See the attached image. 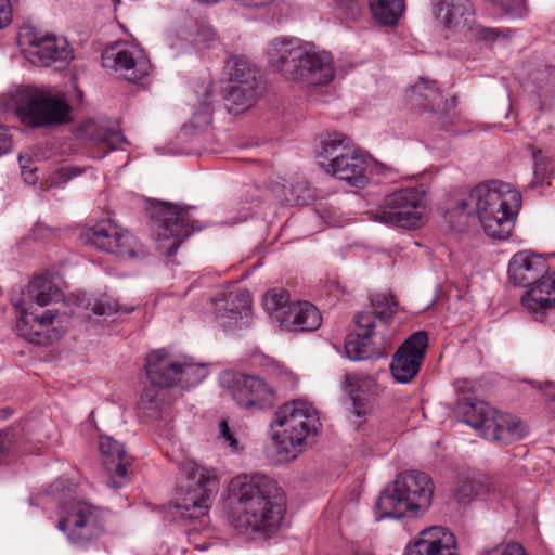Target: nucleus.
I'll list each match as a JSON object with an SVG mask.
<instances>
[{"label":"nucleus","instance_id":"46","mask_svg":"<svg viewBox=\"0 0 555 555\" xmlns=\"http://www.w3.org/2000/svg\"><path fill=\"white\" fill-rule=\"evenodd\" d=\"M56 233V229L51 228L42 222H37L31 230L33 238L40 242H44L54 237Z\"/></svg>","mask_w":555,"mask_h":555},{"label":"nucleus","instance_id":"13","mask_svg":"<svg viewBox=\"0 0 555 555\" xmlns=\"http://www.w3.org/2000/svg\"><path fill=\"white\" fill-rule=\"evenodd\" d=\"M72 107L62 96L47 92H31L24 95L17 114L23 122L31 127H48L70 121Z\"/></svg>","mask_w":555,"mask_h":555},{"label":"nucleus","instance_id":"49","mask_svg":"<svg viewBox=\"0 0 555 555\" xmlns=\"http://www.w3.org/2000/svg\"><path fill=\"white\" fill-rule=\"evenodd\" d=\"M12 21L10 0H0V29L7 27Z\"/></svg>","mask_w":555,"mask_h":555},{"label":"nucleus","instance_id":"42","mask_svg":"<svg viewBox=\"0 0 555 555\" xmlns=\"http://www.w3.org/2000/svg\"><path fill=\"white\" fill-rule=\"evenodd\" d=\"M532 83L542 90L544 87H548L555 83V68L552 66H540L530 74Z\"/></svg>","mask_w":555,"mask_h":555},{"label":"nucleus","instance_id":"28","mask_svg":"<svg viewBox=\"0 0 555 555\" xmlns=\"http://www.w3.org/2000/svg\"><path fill=\"white\" fill-rule=\"evenodd\" d=\"M322 324L319 309L308 301L292 302L282 326L285 330L298 332H312Z\"/></svg>","mask_w":555,"mask_h":555},{"label":"nucleus","instance_id":"41","mask_svg":"<svg viewBox=\"0 0 555 555\" xmlns=\"http://www.w3.org/2000/svg\"><path fill=\"white\" fill-rule=\"evenodd\" d=\"M494 8L514 18H522L528 13L525 0H486Z\"/></svg>","mask_w":555,"mask_h":555},{"label":"nucleus","instance_id":"47","mask_svg":"<svg viewBox=\"0 0 555 555\" xmlns=\"http://www.w3.org/2000/svg\"><path fill=\"white\" fill-rule=\"evenodd\" d=\"M297 188H298V196L293 201L288 199V202L292 204H297V205L307 204L308 201L313 197V192L311 191V189L308 186V184L306 182H298Z\"/></svg>","mask_w":555,"mask_h":555},{"label":"nucleus","instance_id":"4","mask_svg":"<svg viewBox=\"0 0 555 555\" xmlns=\"http://www.w3.org/2000/svg\"><path fill=\"white\" fill-rule=\"evenodd\" d=\"M397 309L390 294H376L371 307L354 315V330L347 335L345 352L350 360L360 361L385 357L391 346L389 322Z\"/></svg>","mask_w":555,"mask_h":555},{"label":"nucleus","instance_id":"7","mask_svg":"<svg viewBox=\"0 0 555 555\" xmlns=\"http://www.w3.org/2000/svg\"><path fill=\"white\" fill-rule=\"evenodd\" d=\"M180 472L184 480L177 493V513L182 518L197 520L205 526L219 488L217 475L193 461L182 462Z\"/></svg>","mask_w":555,"mask_h":555},{"label":"nucleus","instance_id":"23","mask_svg":"<svg viewBox=\"0 0 555 555\" xmlns=\"http://www.w3.org/2000/svg\"><path fill=\"white\" fill-rule=\"evenodd\" d=\"M542 255L522 250L515 254L508 263V280L517 286H529L548 272Z\"/></svg>","mask_w":555,"mask_h":555},{"label":"nucleus","instance_id":"10","mask_svg":"<svg viewBox=\"0 0 555 555\" xmlns=\"http://www.w3.org/2000/svg\"><path fill=\"white\" fill-rule=\"evenodd\" d=\"M145 371L151 383L160 388L179 386L188 389L207 376L204 365L186 357L173 358L165 349L152 351L147 356Z\"/></svg>","mask_w":555,"mask_h":555},{"label":"nucleus","instance_id":"2","mask_svg":"<svg viewBox=\"0 0 555 555\" xmlns=\"http://www.w3.org/2000/svg\"><path fill=\"white\" fill-rule=\"evenodd\" d=\"M62 298L61 289L50 278L35 276L15 306L18 335L34 345L46 346L57 341L68 326L69 317L56 309L44 308Z\"/></svg>","mask_w":555,"mask_h":555},{"label":"nucleus","instance_id":"14","mask_svg":"<svg viewBox=\"0 0 555 555\" xmlns=\"http://www.w3.org/2000/svg\"><path fill=\"white\" fill-rule=\"evenodd\" d=\"M222 383L243 409L266 410L272 408L278 400L275 389L256 375L224 373Z\"/></svg>","mask_w":555,"mask_h":555},{"label":"nucleus","instance_id":"54","mask_svg":"<svg viewBox=\"0 0 555 555\" xmlns=\"http://www.w3.org/2000/svg\"><path fill=\"white\" fill-rule=\"evenodd\" d=\"M340 7L350 9L352 12H358L359 3L358 0H337Z\"/></svg>","mask_w":555,"mask_h":555},{"label":"nucleus","instance_id":"6","mask_svg":"<svg viewBox=\"0 0 555 555\" xmlns=\"http://www.w3.org/2000/svg\"><path fill=\"white\" fill-rule=\"evenodd\" d=\"M455 413L482 438L502 446L527 435L526 426L517 416L502 413L481 400L464 396L457 400Z\"/></svg>","mask_w":555,"mask_h":555},{"label":"nucleus","instance_id":"25","mask_svg":"<svg viewBox=\"0 0 555 555\" xmlns=\"http://www.w3.org/2000/svg\"><path fill=\"white\" fill-rule=\"evenodd\" d=\"M100 451L105 457V465L109 472H114L107 480L111 488L119 489L128 482L127 469L132 459L127 454L124 446L109 436L100 437Z\"/></svg>","mask_w":555,"mask_h":555},{"label":"nucleus","instance_id":"35","mask_svg":"<svg viewBox=\"0 0 555 555\" xmlns=\"http://www.w3.org/2000/svg\"><path fill=\"white\" fill-rule=\"evenodd\" d=\"M375 20L383 25H393L404 10V0H369Z\"/></svg>","mask_w":555,"mask_h":555},{"label":"nucleus","instance_id":"33","mask_svg":"<svg viewBox=\"0 0 555 555\" xmlns=\"http://www.w3.org/2000/svg\"><path fill=\"white\" fill-rule=\"evenodd\" d=\"M351 139L343 133L333 132L323 137L317 151V157L322 163L331 162L340 153H347L351 150Z\"/></svg>","mask_w":555,"mask_h":555},{"label":"nucleus","instance_id":"18","mask_svg":"<svg viewBox=\"0 0 555 555\" xmlns=\"http://www.w3.org/2000/svg\"><path fill=\"white\" fill-rule=\"evenodd\" d=\"M341 389L351 401L348 408V418L359 428L367 420L372 411V400L376 392V382L362 374H346Z\"/></svg>","mask_w":555,"mask_h":555},{"label":"nucleus","instance_id":"53","mask_svg":"<svg viewBox=\"0 0 555 555\" xmlns=\"http://www.w3.org/2000/svg\"><path fill=\"white\" fill-rule=\"evenodd\" d=\"M534 158V172L535 175H539L540 172L543 175V171L545 170V163L542 159V153L541 151H534L532 153Z\"/></svg>","mask_w":555,"mask_h":555},{"label":"nucleus","instance_id":"16","mask_svg":"<svg viewBox=\"0 0 555 555\" xmlns=\"http://www.w3.org/2000/svg\"><path fill=\"white\" fill-rule=\"evenodd\" d=\"M91 243L101 250L132 259L142 250L137 238L112 220H102L90 229Z\"/></svg>","mask_w":555,"mask_h":555},{"label":"nucleus","instance_id":"31","mask_svg":"<svg viewBox=\"0 0 555 555\" xmlns=\"http://www.w3.org/2000/svg\"><path fill=\"white\" fill-rule=\"evenodd\" d=\"M551 280L548 276L543 275L541 279L532 283V286L522 295L521 304L530 312L538 314L544 313L546 310L555 306V302H543L547 297H554L551 289L555 291L554 287L550 286Z\"/></svg>","mask_w":555,"mask_h":555},{"label":"nucleus","instance_id":"45","mask_svg":"<svg viewBox=\"0 0 555 555\" xmlns=\"http://www.w3.org/2000/svg\"><path fill=\"white\" fill-rule=\"evenodd\" d=\"M219 433L220 438L223 439L225 442H228L229 448L233 453H236L240 451V443L236 438L235 430L231 429L228 422L225 420H222L219 423Z\"/></svg>","mask_w":555,"mask_h":555},{"label":"nucleus","instance_id":"51","mask_svg":"<svg viewBox=\"0 0 555 555\" xmlns=\"http://www.w3.org/2000/svg\"><path fill=\"white\" fill-rule=\"evenodd\" d=\"M12 139L8 130L0 125V156L10 152L12 149Z\"/></svg>","mask_w":555,"mask_h":555},{"label":"nucleus","instance_id":"30","mask_svg":"<svg viewBox=\"0 0 555 555\" xmlns=\"http://www.w3.org/2000/svg\"><path fill=\"white\" fill-rule=\"evenodd\" d=\"M444 218L449 229L453 232L463 233L478 222V217L470 206L467 196L459 198L447 209Z\"/></svg>","mask_w":555,"mask_h":555},{"label":"nucleus","instance_id":"38","mask_svg":"<svg viewBox=\"0 0 555 555\" xmlns=\"http://www.w3.org/2000/svg\"><path fill=\"white\" fill-rule=\"evenodd\" d=\"M86 308L96 315H111L113 313L128 314L134 310L133 306H120L107 294L89 298Z\"/></svg>","mask_w":555,"mask_h":555},{"label":"nucleus","instance_id":"36","mask_svg":"<svg viewBox=\"0 0 555 555\" xmlns=\"http://www.w3.org/2000/svg\"><path fill=\"white\" fill-rule=\"evenodd\" d=\"M411 100L425 109L434 111L439 106L442 95L435 81L421 79L411 88Z\"/></svg>","mask_w":555,"mask_h":555},{"label":"nucleus","instance_id":"19","mask_svg":"<svg viewBox=\"0 0 555 555\" xmlns=\"http://www.w3.org/2000/svg\"><path fill=\"white\" fill-rule=\"evenodd\" d=\"M27 60L38 66H48L52 62H64L72 59V50L64 37L53 34L31 35L25 49Z\"/></svg>","mask_w":555,"mask_h":555},{"label":"nucleus","instance_id":"1","mask_svg":"<svg viewBox=\"0 0 555 555\" xmlns=\"http://www.w3.org/2000/svg\"><path fill=\"white\" fill-rule=\"evenodd\" d=\"M229 521L238 532L254 540H268L280 531L285 507L282 490L273 478L240 474L229 482Z\"/></svg>","mask_w":555,"mask_h":555},{"label":"nucleus","instance_id":"26","mask_svg":"<svg viewBox=\"0 0 555 555\" xmlns=\"http://www.w3.org/2000/svg\"><path fill=\"white\" fill-rule=\"evenodd\" d=\"M77 135L86 142L88 147L93 151L94 157L98 158L103 157L126 141L119 131L104 128L93 120L85 122L78 129Z\"/></svg>","mask_w":555,"mask_h":555},{"label":"nucleus","instance_id":"50","mask_svg":"<svg viewBox=\"0 0 555 555\" xmlns=\"http://www.w3.org/2000/svg\"><path fill=\"white\" fill-rule=\"evenodd\" d=\"M23 159L24 157L21 155L18 157V163H20V167H21V175L24 179V181L28 184H35L36 181H37V176H36V171H37V168L36 167H31V166H26V165H23Z\"/></svg>","mask_w":555,"mask_h":555},{"label":"nucleus","instance_id":"29","mask_svg":"<svg viewBox=\"0 0 555 555\" xmlns=\"http://www.w3.org/2000/svg\"><path fill=\"white\" fill-rule=\"evenodd\" d=\"M434 13L446 26H457L472 14L469 0H433Z\"/></svg>","mask_w":555,"mask_h":555},{"label":"nucleus","instance_id":"20","mask_svg":"<svg viewBox=\"0 0 555 555\" xmlns=\"http://www.w3.org/2000/svg\"><path fill=\"white\" fill-rule=\"evenodd\" d=\"M456 539L448 529L435 526L423 529L405 546L404 555H457Z\"/></svg>","mask_w":555,"mask_h":555},{"label":"nucleus","instance_id":"55","mask_svg":"<svg viewBox=\"0 0 555 555\" xmlns=\"http://www.w3.org/2000/svg\"><path fill=\"white\" fill-rule=\"evenodd\" d=\"M547 273H548L547 276H548V279L551 280V283H552V284H550V286L554 287V291L551 289L550 294H552L554 297H547V299L546 300L544 299L543 302L550 304V302H555V269L553 271H551V272H547Z\"/></svg>","mask_w":555,"mask_h":555},{"label":"nucleus","instance_id":"56","mask_svg":"<svg viewBox=\"0 0 555 555\" xmlns=\"http://www.w3.org/2000/svg\"><path fill=\"white\" fill-rule=\"evenodd\" d=\"M474 385L468 379H463L461 382V385L457 386V389L461 390L463 393H465V389H467V392H469L473 389Z\"/></svg>","mask_w":555,"mask_h":555},{"label":"nucleus","instance_id":"3","mask_svg":"<svg viewBox=\"0 0 555 555\" xmlns=\"http://www.w3.org/2000/svg\"><path fill=\"white\" fill-rule=\"evenodd\" d=\"M269 64L285 79L324 86L334 78L333 56L297 37H278L267 48Z\"/></svg>","mask_w":555,"mask_h":555},{"label":"nucleus","instance_id":"21","mask_svg":"<svg viewBox=\"0 0 555 555\" xmlns=\"http://www.w3.org/2000/svg\"><path fill=\"white\" fill-rule=\"evenodd\" d=\"M322 167L326 173L353 186H362L367 180V160L354 150L340 153L328 163H322Z\"/></svg>","mask_w":555,"mask_h":555},{"label":"nucleus","instance_id":"17","mask_svg":"<svg viewBox=\"0 0 555 555\" xmlns=\"http://www.w3.org/2000/svg\"><path fill=\"white\" fill-rule=\"evenodd\" d=\"M428 346L425 331L413 333L396 351L390 363L393 378L401 384L410 383L418 373Z\"/></svg>","mask_w":555,"mask_h":555},{"label":"nucleus","instance_id":"44","mask_svg":"<svg viewBox=\"0 0 555 555\" xmlns=\"http://www.w3.org/2000/svg\"><path fill=\"white\" fill-rule=\"evenodd\" d=\"M479 555H526L524 547L518 543H508L498 545L493 548L485 550Z\"/></svg>","mask_w":555,"mask_h":555},{"label":"nucleus","instance_id":"43","mask_svg":"<svg viewBox=\"0 0 555 555\" xmlns=\"http://www.w3.org/2000/svg\"><path fill=\"white\" fill-rule=\"evenodd\" d=\"M206 99L201 105V111L195 113L191 118V124L195 128L208 126L212 119V106L207 100L210 98L208 90H205Z\"/></svg>","mask_w":555,"mask_h":555},{"label":"nucleus","instance_id":"11","mask_svg":"<svg viewBox=\"0 0 555 555\" xmlns=\"http://www.w3.org/2000/svg\"><path fill=\"white\" fill-rule=\"evenodd\" d=\"M192 207L162 203L153 212L152 229L159 248L168 258L177 254L180 245L203 225L191 216Z\"/></svg>","mask_w":555,"mask_h":555},{"label":"nucleus","instance_id":"24","mask_svg":"<svg viewBox=\"0 0 555 555\" xmlns=\"http://www.w3.org/2000/svg\"><path fill=\"white\" fill-rule=\"evenodd\" d=\"M396 491L406 496L409 503L418 511L429 507L434 493V486L429 476L423 472L409 470L401 473L395 480Z\"/></svg>","mask_w":555,"mask_h":555},{"label":"nucleus","instance_id":"40","mask_svg":"<svg viewBox=\"0 0 555 555\" xmlns=\"http://www.w3.org/2000/svg\"><path fill=\"white\" fill-rule=\"evenodd\" d=\"M488 487L476 479L463 480L455 490V498L462 504H467L474 499L482 498L488 493Z\"/></svg>","mask_w":555,"mask_h":555},{"label":"nucleus","instance_id":"15","mask_svg":"<svg viewBox=\"0 0 555 555\" xmlns=\"http://www.w3.org/2000/svg\"><path fill=\"white\" fill-rule=\"evenodd\" d=\"M102 64L131 82L143 80L152 68L145 52L129 43H118L106 49L102 54Z\"/></svg>","mask_w":555,"mask_h":555},{"label":"nucleus","instance_id":"48","mask_svg":"<svg viewBox=\"0 0 555 555\" xmlns=\"http://www.w3.org/2000/svg\"><path fill=\"white\" fill-rule=\"evenodd\" d=\"M13 446V438L9 431H0V463H2Z\"/></svg>","mask_w":555,"mask_h":555},{"label":"nucleus","instance_id":"39","mask_svg":"<svg viewBox=\"0 0 555 555\" xmlns=\"http://www.w3.org/2000/svg\"><path fill=\"white\" fill-rule=\"evenodd\" d=\"M183 36L197 49L209 48L217 39V34L210 26L198 24L191 25Z\"/></svg>","mask_w":555,"mask_h":555},{"label":"nucleus","instance_id":"12","mask_svg":"<svg viewBox=\"0 0 555 555\" xmlns=\"http://www.w3.org/2000/svg\"><path fill=\"white\" fill-rule=\"evenodd\" d=\"M424 212V190L405 188L387 195L383 205L374 212V217L385 224L416 229L423 224Z\"/></svg>","mask_w":555,"mask_h":555},{"label":"nucleus","instance_id":"34","mask_svg":"<svg viewBox=\"0 0 555 555\" xmlns=\"http://www.w3.org/2000/svg\"><path fill=\"white\" fill-rule=\"evenodd\" d=\"M263 306L272 321L282 326L286 314H288V309L292 308L289 294L281 288L271 289L264 296Z\"/></svg>","mask_w":555,"mask_h":555},{"label":"nucleus","instance_id":"27","mask_svg":"<svg viewBox=\"0 0 555 555\" xmlns=\"http://www.w3.org/2000/svg\"><path fill=\"white\" fill-rule=\"evenodd\" d=\"M396 490L397 486L393 481L388 485L378 496L375 505L377 520L384 518H401L417 513V509L409 503L406 496Z\"/></svg>","mask_w":555,"mask_h":555},{"label":"nucleus","instance_id":"59","mask_svg":"<svg viewBox=\"0 0 555 555\" xmlns=\"http://www.w3.org/2000/svg\"><path fill=\"white\" fill-rule=\"evenodd\" d=\"M115 5L119 4L120 3V0H113Z\"/></svg>","mask_w":555,"mask_h":555},{"label":"nucleus","instance_id":"22","mask_svg":"<svg viewBox=\"0 0 555 555\" xmlns=\"http://www.w3.org/2000/svg\"><path fill=\"white\" fill-rule=\"evenodd\" d=\"M215 314L218 323L227 328L236 326L247 318L251 309V298L247 291L236 289L214 299Z\"/></svg>","mask_w":555,"mask_h":555},{"label":"nucleus","instance_id":"32","mask_svg":"<svg viewBox=\"0 0 555 555\" xmlns=\"http://www.w3.org/2000/svg\"><path fill=\"white\" fill-rule=\"evenodd\" d=\"M261 90V88L229 83L224 90L229 112L238 114L251 107Z\"/></svg>","mask_w":555,"mask_h":555},{"label":"nucleus","instance_id":"8","mask_svg":"<svg viewBox=\"0 0 555 555\" xmlns=\"http://www.w3.org/2000/svg\"><path fill=\"white\" fill-rule=\"evenodd\" d=\"M272 424L283 428L282 434L272 435L282 459L294 460L308 438L317 435L319 417L315 409L307 401L292 400L279 408Z\"/></svg>","mask_w":555,"mask_h":555},{"label":"nucleus","instance_id":"58","mask_svg":"<svg viewBox=\"0 0 555 555\" xmlns=\"http://www.w3.org/2000/svg\"><path fill=\"white\" fill-rule=\"evenodd\" d=\"M551 410L553 413H555V393L553 395L551 400Z\"/></svg>","mask_w":555,"mask_h":555},{"label":"nucleus","instance_id":"57","mask_svg":"<svg viewBox=\"0 0 555 555\" xmlns=\"http://www.w3.org/2000/svg\"><path fill=\"white\" fill-rule=\"evenodd\" d=\"M23 157H24L23 165L30 166L31 158L29 156H23Z\"/></svg>","mask_w":555,"mask_h":555},{"label":"nucleus","instance_id":"9","mask_svg":"<svg viewBox=\"0 0 555 555\" xmlns=\"http://www.w3.org/2000/svg\"><path fill=\"white\" fill-rule=\"evenodd\" d=\"M56 527L74 546L87 548L105 533V517L98 506L73 499L61 506Z\"/></svg>","mask_w":555,"mask_h":555},{"label":"nucleus","instance_id":"52","mask_svg":"<svg viewBox=\"0 0 555 555\" xmlns=\"http://www.w3.org/2000/svg\"><path fill=\"white\" fill-rule=\"evenodd\" d=\"M60 176L62 178H64L65 180H70L79 175L82 173V169L77 167V166H72V165H68V166H64L62 167L60 170Z\"/></svg>","mask_w":555,"mask_h":555},{"label":"nucleus","instance_id":"5","mask_svg":"<svg viewBox=\"0 0 555 555\" xmlns=\"http://www.w3.org/2000/svg\"><path fill=\"white\" fill-rule=\"evenodd\" d=\"M466 196L489 237H509L521 206L518 191L513 190L509 184L493 180L476 185Z\"/></svg>","mask_w":555,"mask_h":555},{"label":"nucleus","instance_id":"37","mask_svg":"<svg viewBox=\"0 0 555 555\" xmlns=\"http://www.w3.org/2000/svg\"><path fill=\"white\" fill-rule=\"evenodd\" d=\"M229 83L262 89V82L256 67L244 60L234 61L230 72Z\"/></svg>","mask_w":555,"mask_h":555}]
</instances>
